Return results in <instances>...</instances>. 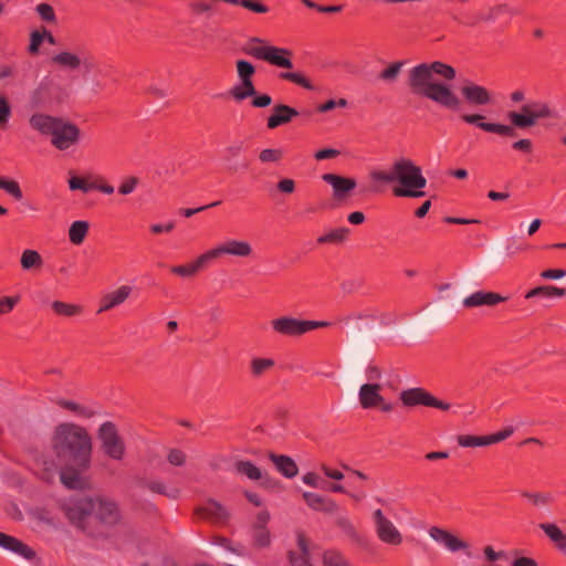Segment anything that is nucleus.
Instances as JSON below:
<instances>
[{
    "label": "nucleus",
    "mask_w": 566,
    "mask_h": 566,
    "mask_svg": "<svg viewBox=\"0 0 566 566\" xmlns=\"http://www.w3.org/2000/svg\"><path fill=\"white\" fill-rule=\"evenodd\" d=\"M371 517L375 533L381 543L390 546H398L402 543V534L380 509L375 510Z\"/></svg>",
    "instance_id": "9"
},
{
    "label": "nucleus",
    "mask_w": 566,
    "mask_h": 566,
    "mask_svg": "<svg viewBox=\"0 0 566 566\" xmlns=\"http://www.w3.org/2000/svg\"><path fill=\"white\" fill-rule=\"evenodd\" d=\"M277 190L283 193H292L295 190V181L290 178L281 179L277 185Z\"/></svg>",
    "instance_id": "63"
},
{
    "label": "nucleus",
    "mask_w": 566,
    "mask_h": 566,
    "mask_svg": "<svg viewBox=\"0 0 566 566\" xmlns=\"http://www.w3.org/2000/svg\"><path fill=\"white\" fill-rule=\"evenodd\" d=\"M505 300L506 297L501 296L497 293L480 290L464 297L462 301V305L465 308L494 306L499 303L504 302Z\"/></svg>",
    "instance_id": "18"
},
{
    "label": "nucleus",
    "mask_w": 566,
    "mask_h": 566,
    "mask_svg": "<svg viewBox=\"0 0 566 566\" xmlns=\"http://www.w3.org/2000/svg\"><path fill=\"white\" fill-rule=\"evenodd\" d=\"M431 394L422 388L416 387L402 390L399 395L401 403L406 407H428Z\"/></svg>",
    "instance_id": "25"
},
{
    "label": "nucleus",
    "mask_w": 566,
    "mask_h": 566,
    "mask_svg": "<svg viewBox=\"0 0 566 566\" xmlns=\"http://www.w3.org/2000/svg\"><path fill=\"white\" fill-rule=\"evenodd\" d=\"M17 67L14 64H0V82L7 78L14 77Z\"/></svg>",
    "instance_id": "62"
},
{
    "label": "nucleus",
    "mask_w": 566,
    "mask_h": 566,
    "mask_svg": "<svg viewBox=\"0 0 566 566\" xmlns=\"http://www.w3.org/2000/svg\"><path fill=\"white\" fill-rule=\"evenodd\" d=\"M270 460L274 463L276 470L285 478L292 479L297 475L298 468L295 461L287 455H277L270 453Z\"/></svg>",
    "instance_id": "28"
},
{
    "label": "nucleus",
    "mask_w": 566,
    "mask_h": 566,
    "mask_svg": "<svg viewBox=\"0 0 566 566\" xmlns=\"http://www.w3.org/2000/svg\"><path fill=\"white\" fill-rule=\"evenodd\" d=\"M98 439L104 453L108 458L116 461L124 459L126 447L113 422L106 421L101 424L98 429Z\"/></svg>",
    "instance_id": "7"
},
{
    "label": "nucleus",
    "mask_w": 566,
    "mask_h": 566,
    "mask_svg": "<svg viewBox=\"0 0 566 566\" xmlns=\"http://www.w3.org/2000/svg\"><path fill=\"white\" fill-rule=\"evenodd\" d=\"M514 433L513 427H506L505 429L488 436L489 446L504 441Z\"/></svg>",
    "instance_id": "54"
},
{
    "label": "nucleus",
    "mask_w": 566,
    "mask_h": 566,
    "mask_svg": "<svg viewBox=\"0 0 566 566\" xmlns=\"http://www.w3.org/2000/svg\"><path fill=\"white\" fill-rule=\"evenodd\" d=\"M281 158H282L281 149L268 148V149H263L259 155V159L264 164L277 163Z\"/></svg>",
    "instance_id": "48"
},
{
    "label": "nucleus",
    "mask_w": 566,
    "mask_h": 566,
    "mask_svg": "<svg viewBox=\"0 0 566 566\" xmlns=\"http://www.w3.org/2000/svg\"><path fill=\"white\" fill-rule=\"evenodd\" d=\"M303 499L315 511L331 512L335 506L331 500L314 492H303Z\"/></svg>",
    "instance_id": "29"
},
{
    "label": "nucleus",
    "mask_w": 566,
    "mask_h": 566,
    "mask_svg": "<svg viewBox=\"0 0 566 566\" xmlns=\"http://www.w3.org/2000/svg\"><path fill=\"white\" fill-rule=\"evenodd\" d=\"M199 513L213 521H223L227 516V510L217 501L208 500L200 509Z\"/></svg>",
    "instance_id": "30"
},
{
    "label": "nucleus",
    "mask_w": 566,
    "mask_h": 566,
    "mask_svg": "<svg viewBox=\"0 0 566 566\" xmlns=\"http://www.w3.org/2000/svg\"><path fill=\"white\" fill-rule=\"evenodd\" d=\"M539 528L556 546V548L566 555V534L555 523H541Z\"/></svg>",
    "instance_id": "27"
},
{
    "label": "nucleus",
    "mask_w": 566,
    "mask_h": 566,
    "mask_svg": "<svg viewBox=\"0 0 566 566\" xmlns=\"http://www.w3.org/2000/svg\"><path fill=\"white\" fill-rule=\"evenodd\" d=\"M35 12L39 14L42 21L48 23L56 22V14L53 7L49 3L42 2L36 4Z\"/></svg>",
    "instance_id": "41"
},
{
    "label": "nucleus",
    "mask_w": 566,
    "mask_h": 566,
    "mask_svg": "<svg viewBox=\"0 0 566 566\" xmlns=\"http://www.w3.org/2000/svg\"><path fill=\"white\" fill-rule=\"evenodd\" d=\"M147 489L150 490L154 493L164 494L170 499H176L179 494L178 489L176 488H168L164 482L161 481H150L146 484Z\"/></svg>",
    "instance_id": "39"
},
{
    "label": "nucleus",
    "mask_w": 566,
    "mask_h": 566,
    "mask_svg": "<svg viewBox=\"0 0 566 566\" xmlns=\"http://www.w3.org/2000/svg\"><path fill=\"white\" fill-rule=\"evenodd\" d=\"M52 308L57 315L70 317L75 316L82 312V307L75 304H69L61 301H54Z\"/></svg>",
    "instance_id": "38"
},
{
    "label": "nucleus",
    "mask_w": 566,
    "mask_h": 566,
    "mask_svg": "<svg viewBox=\"0 0 566 566\" xmlns=\"http://www.w3.org/2000/svg\"><path fill=\"white\" fill-rule=\"evenodd\" d=\"M0 547L27 560L35 559V552L22 541L11 535L0 533Z\"/></svg>",
    "instance_id": "20"
},
{
    "label": "nucleus",
    "mask_w": 566,
    "mask_h": 566,
    "mask_svg": "<svg viewBox=\"0 0 566 566\" xmlns=\"http://www.w3.org/2000/svg\"><path fill=\"white\" fill-rule=\"evenodd\" d=\"M44 40H45L44 32L32 31L30 34V44L28 48L29 52L31 54H36Z\"/></svg>",
    "instance_id": "49"
},
{
    "label": "nucleus",
    "mask_w": 566,
    "mask_h": 566,
    "mask_svg": "<svg viewBox=\"0 0 566 566\" xmlns=\"http://www.w3.org/2000/svg\"><path fill=\"white\" fill-rule=\"evenodd\" d=\"M369 177L378 185H395L392 192L396 197H423L427 179L420 166L407 157L396 159L389 170L374 169Z\"/></svg>",
    "instance_id": "3"
},
{
    "label": "nucleus",
    "mask_w": 566,
    "mask_h": 566,
    "mask_svg": "<svg viewBox=\"0 0 566 566\" xmlns=\"http://www.w3.org/2000/svg\"><path fill=\"white\" fill-rule=\"evenodd\" d=\"M94 515L101 522L113 525L119 520L117 504L105 497H81L67 507V516L80 523L84 517Z\"/></svg>",
    "instance_id": "4"
},
{
    "label": "nucleus",
    "mask_w": 566,
    "mask_h": 566,
    "mask_svg": "<svg viewBox=\"0 0 566 566\" xmlns=\"http://www.w3.org/2000/svg\"><path fill=\"white\" fill-rule=\"evenodd\" d=\"M302 481L304 484L315 488V489H325V483L315 472H307L302 476Z\"/></svg>",
    "instance_id": "52"
},
{
    "label": "nucleus",
    "mask_w": 566,
    "mask_h": 566,
    "mask_svg": "<svg viewBox=\"0 0 566 566\" xmlns=\"http://www.w3.org/2000/svg\"><path fill=\"white\" fill-rule=\"evenodd\" d=\"M338 155H339V150L334 149V148H325V149L317 150L314 154V157L316 160H325V159L334 158Z\"/></svg>",
    "instance_id": "64"
},
{
    "label": "nucleus",
    "mask_w": 566,
    "mask_h": 566,
    "mask_svg": "<svg viewBox=\"0 0 566 566\" xmlns=\"http://www.w3.org/2000/svg\"><path fill=\"white\" fill-rule=\"evenodd\" d=\"M428 534L437 544L446 548L448 552L457 553L459 551H465V555L468 557L472 556L469 551V544L449 531L438 526H432L429 528Z\"/></svg>",
    "instance_id": "12"
},
{
    "label": "nucleus",
    "mask_w": 566,
    "mask_h": 566,
    "mask_svg": "<svg viewBox=\"0 0 566 566\" xmlns=\"http://www.w3.org/2000/svg\"><path fill=\"white\" fill-rule=\"evenodd\" d=\"M322 179L333 189V197L336 200L346 199L356 188V181L353 178H346L335 174H324Z\"/></svg>",
    "instance_id": "17"
},
{
    "label": "nucleus",
    "mask_w": 566,
    "mask_h": 566,
    "mask_svg": "<svg viewBox=\"0 0 566 566\" xmlns=\"http://www.w3.org/2000/svg\"><path fill=\"white\" fill-rule=\"evenodd\" d=\"M61 117L44 113H34L29 118L30 127L41 135L51 136Z\"/></svg>",
    "instance_id": "22"
},
{
    "label": "nucleus",
    "mask_w": 566,
    "mask_h": 566,
    "mask_svg": "<svg viewBox=\"0 0 566 566\" xmlns=\"http://www.w3.org/2000/svg\"><path fill=\"white\" fill-rule=\"evenodd\" d=\"M484 115L479 113H467L461 115V119L469 125H473L483 132L497 134L501 136H513L514 129L511 125L501 123H491L484 120Z\"/></svg>",
    "instance_id": "14"
},
{
    "label": "nucleus",
    "mask_w": 566,
    "mask_h": 566,
    "mask_svg": "<svg viewBox=\"0 0 566 566\" xmlns=\"http://www.w3.org/2000/svg\"><path fill=\"white\" fill-rule=\"evenodd\" d=\"M324 565L325 566H349L345 558L334 552H326L324 554Z\"/></svg>",
    "instance_id": "50"
},
{
    "label": "nucleus",
    "mask_w": 566,
    "mask_h": 566,
    "mask_svg": "<svg viewBox=\"0 0 566 566\" xmlns=\"http://www.w3.org/2000/svg\"><path fill=\"white\" fill-rule=\"evenodd\" d=\"M297 115L298 112L289 105H275L273 113L268 117L266 126L269 129H274L281 125L290 123Z\"/></svg>",
    "instance_id": "23"
},
{
    "label": "nucleus",
    "mask_w": 566,
    "mask_h": 566,
    "mask_svg": "<svg viewBox=\"0 0 566 566\" xmlns=\"http://www.w3.org/2000/svg\"><path fill=\"white\" fill-rule=\"evenodd\" d=\"M59 405L67 410H70L73 415L77 417L88 418L92 416V411L86 407H83L71 400H61Z\"/></svg>",
    "instance_id": "43"
},
{
    "label": "nucleus",
    "mask_w": 566,
    "mask_h": 566,
    "mask_svg": "<svg viewBox=\"0 0 566 566\" xmlns=\"http://www.w3.org/2000/svg\"><path fill=\"white\" fill-rule=\"evenodd\" d=\"M20 296H6L0 298V315L10 313L19 303Z\"/></svg>",
    "instance_id": "51"
},
{
    "label": "nucleus",
    "mask_w": 566,
    "mask_h": 566,
    "mask_svg": "<svg viewBox=\"0 0 566 566\" xmlns=\"http://www.w3.org/2000/svg\"><path fill=\"white\" fill-rule=\"evenodd\" d=\"M233 6L242 7L258 14H265L270 11V8L260 0H237Z\"/></svg>",
    "instance_id": "40"
},
{
    "label": "nucleus",
    "mask_w": 566,
    "mask_h": 566,
    "mask_svg": "<svg viewBox=\"0 0 566 566\" xmlns=\"http://www.w3.org/2000/svg\"><path fill=\"white\" fill-rule=\"evenodd\" d=\"M533 108V116L538 119L552 117L553 113L549 106L546 103L539 101L530 102Z\"/></svg>",
    "instance_id": "44"
},
{
    "label": "nucleus",
    "mask_w": 566,
    "mask_h": 566,
    "mask_svg": "<svg viewBox=\"0 0 566 566\" xmlns=\"http://www.w3.org/2000/svg\"><path fill=\"white\" fill-rule=\"evenodd\" d=\"M54 449L57 462L43 461L46 479L52 472L59 470L62 483L67 489H81L84 484L81 472L84 471L91 459L92 443L86 431L75 424L64 423L57 427L54 437Z\"/></svg>",
    "instance_id": "1"
},
{
    "label": "nucleus",
    "mask_w": 566,
    "mask_h": 566,
    "mask_svg": "<svg viewBox=\"0 0 566 566\" xmlns=\"http://www.w3.org/2000/svg\"><path fill=\"white\" fill-rule=\"evenodd\" d=\"M455 75L454 67L443 62L420 63L409 70L408 84L415 94L447 111L459 112L462 107V99L451 85L436 80V76H439L442 80L452 81Z\"/></svg>",
    "instance_id": "2"
},
{
    "label": "nucleus",
    "mask_w": 566,
    "mask_h": 566,
    "mask_svg": "<svg viewBox=\"0 0 566 566\" xmlns=\"http://www.w3.org/2000/svg\"><path fill=\"white\" fill-rule=\"evenodd\" d=\"M50 137L52 146L64 151L80 142L81 132L76 125L61 118Z\"/></svg>",
    "instance_id": "10"
},
{
    "label": "nucleus",
    "mask_w": 566,
    "mask_h": 566,
    "mask_svg": "<svg viewBox=\"0 0 566 566\" xmlns=\"http://www.w3.org/2000/svg\"><path fill=\"white\" fill-rule=\"evenodd\" d=\"M137 185H138V179L135 177H129L122 182V185L118 188V191H119V193L125 195V196L129 195L135 191Z\"/></svg>",
    "instance_id": "58"
},
{
    "label": "nucleus",
    "mask_w": 566,
    "mask_h": 566,
    "mask_svg": "<svg viewBox=\"0 0 566 566\" xmlns=\"http://www.w3.org/2000/svg\"><path fill=\"white\" fill-rule=\"evenodd\" d=\"M457 442L462 448H478L489 446L488 436L460 434L457 437Z\"/></svg>",
    "instance_id": "36"
},
{
    "label": "nucleus",
    "mask_w": 566,
    "mask_h": 566,
    "mask_svg": "<svg viewBox=\"0 0 566 566\" xmlns=\"http://www.w3.org/2000/svg\"><path fill=\"white\" fill-rule=\"evenodd\" d=\"M132 292V286L120 285L116 290L105 294L102 298V304L98 310V313L106 312L122 305L130 296Z\"/></svg>",
    "instance_id": "21"
},
{
    "label": "nucleus",
    "mask_w": 566,
    "mask_h": 566,
    "mask_svg": "<svg viewBox=\"0 0 566 566\" xmlns=\"http://www.w3.org/2000/svg\"><path fill=\"white\" fill-rule=\"evenodd\" d=\"M566 276V271L562 269H549L541 273V277L545 280H559Z\"/></svg>",
    "instance_id": "61"
},
{
    "label": "nucleus",
    "mask_w": 566,
    "mask_h": 566,
    "mask_svg": "<svg viewBox=\"0 0 566 566\" xmlns=\"http://www.w3.org/2000/svg\"><path fill=\"white\" fill-rule=\"evenodd\" d=\"M507 118L511 122V126L525 128L532 127L537 123V118L533 116V108L530 103L522 106V112H510Z\"/></svg>",
    "instance_id": "26"
},
{
    "label": "nucleus",
    "mask_w": 566,
    "mask_h": 566,
    "mask_svg": "<svg viewBox=\"0 0 566 566\" xmlns=\"http://www.w3.org/2000/svg\"><path fill=\"white\" fill-rule=\"evenodd\" d=\"M243 50L248 55L264 61L270 65L287 70L293 67V53L290 49L272 45L262 38H250L245 42Z\"/></svg>",
    "instance_id": "5"
},
{
    "label": "nucleus",
    "mask_w": 566,
    "mask_h": 566,
    "mask_svg": "<svg viewBox=\"0 0 566 566\" xmlns=\"http://www.w3.org/2000/svg\"><path fill=\"white\" fill-rule=\"evenodd\" d=\"M365 318H373V319H375L376 316L374 314H371V313H350V314H347L345 316H342L339 318V323L342 325H344V326H347L353 321H359V319H365Z\"/></svg>",
    "instance_id": "56"
},
{
    "label": "nucleus",
    "mask_w": 566,
    "mask_h": 566,
    "mask_svg": "<svg viewBox=\"0 0 566 566\" xmlns=\"http://www.w3.org/2000/svg\"><path fill=\"white\" fill-rule=\"evenodd\" d=\"M90 229V223L85 220H77L71 223L69 228V240L74 245H80L85 240Z\"/></svg>",
    "instance_id": "31"
},
{
    "label": "nucleus",
    "mask_w": 566,
    "mask_h": 566,
    "mask_svg": "<svg viewBox=\"0 0 566 566\" xmlns=\"http://www.w3.org/2000/svg\"><path fill=\"white\" fill-rule=\"evenodd\" d=\"M238 473L245 475L248 479L256 481L262 478L261 469L250 461H238L234 464Z\"/></svg>",
    "instance_id": "34"
},
{
    "label": "nucleus",
    "mask_w": 566,
    "mask_h": 566,
    "mask_svg": "<svg viewBox=\"0 0 566 566\" xmlns=\"http://www.w3.org/2000/svg\"><path fill=\"white\" fill-rule=\"evenodd\" d=\"M20 262L22 269L25 271L34 268H40L43 264V260L40 253L31 249H27L22 252Z\"/></svg>",
    "instance_id": "35"
},
{
    "label": "nucleus",
    "mask_w": 566,
    "mask_h": 566,
    "mask_svg": "<svg viewBox=\"0 0 566 566\" xmlns=\"http://www.w3.org/2000/svg\"><path fill=\"white\" fill-rule=\"evenodd\" d=\"M405 61H396L388 64L378 75V78L386 84H395L401 74Z\"/></svg>",
    "instance_id": "32"
},
{
    "label": "nucleus",
    "mask_w": 566,
    "mask_h": 566,
    "mask_svg": "<svg viewBox=\"0 0 566 566\" xmlns=\"http://www.w3.org/2000/svg\"><path fill=\"white\" fill-rule=\"evenodd\" d=\"M381 385L378 382L363 384L358 390V400L364 409L376 408L379 402L384 401L380 394Z\"/></svg>",
    "instance_id": "19"
},
{
    "label": "nucleus",
    "mask_w": 566,
    "mask_h": 566,
    "mask_svg": "<svg viewBox=\"0 0 566 566\" xmlns=\"http://www.w3.org/2000/svg\"><path fill=\"white\" fill-rule=\"evenodd\" d=\"M349 233V229L345 227L336 228L327 233L319 235L317 238V243L319 244H326V243H342L344 242Z\"/></svg>",
    "instance_id": "33"
},
{
    "label": "nucleus",
    "mask_w": 566,
    "mask_h": 566,
    "mask_svg": "<svg viewBox=\"0 0 566 566\" xmlns=\"http://www.w3.org/2000/svg\"><path fill=\"white\" fill-rule=\"evenodd\" d=\"M176 227V222L174 220H168L164 223H153L150 224L149 229L150 232L154 234H161V233H169L171 232Z\"/></svg>",
    "instance_id": "55"
},
{
    "label": "nucleus",
    "mask_w": 566,
    "mask_h": 566,
    "mask_svg": "<svg viewBox=\"0 0 566 566\" xmlns=\"http://www.w3.org/2000/svg\"><path fill=\"white\" fill-rule=\"evenodd\" d=\"M211 264L207 252L205 251L200 255H198L192 262L185 265H176L170 270L174 274L179 275L181 277H191L196 275L198 272L202 271L207 266Z\"/></svg>",
    "instance_id": "24"
},
{
    "label": "nucleus",
    "mask_w": 566,
    "mask_h": 566,
    "mask_svg": "<svg viewBox=\"0 0 566 566\" xmlns=\"http://www.w3.org/2000/svg\"><path fill=\"white\" fill-rule=\"evenodd\" d=\"M525 499H527L532 504L536 506H544L547 505L553 501L552 496L548 493H532V492H525L523 494Z\"/></svg>",
    "instance_id": "46"
},
{
    "label": "nucleus",
    "mask_w": 566,
    "mask_h": 566,
    "mask_svg": "<svg viewBox=\"0 0 566 566\" xmlns=\"http://www.w3.org/2000/svg\"><path fill=\"white\" fill-rule=\"evenodd\" d=\"M1 189L4 190L9 196H11L15 200H21L23 198L20 185L15 180L6 179Z\"/></svg>",
    "instance_id": "47"
},
{
    "label": "nucleus",
    "mask_w": 566,
    "mask_h": 566,
    "mask_svg": "<svg viewBox=\"0 0 566 566\" xmlns=\"http://www.w3.org/2000/svg\"><path fill=\"white\" fill-rule=\"evenodd\" d=\"M94 184H87L78 177H71L69 179V188L71 190H81L83 192H88L93 190Z\"/></svg>",
    "instance_id": "53"
},
{
    "label": "nucleus",
    "mask_w": 566,
    "mask_h": 566,
    "mask_svg": "<svg viewBox=\"0 0 566 566\" xmlns=\"http://www.w3.org/2000/svg\"><path fill=\"white\" fill-rule=\"evenodd\" d=\"M206 252L212 263L222 256L248 259L253 254V247L248 240L228 239Z\"/></svg>",
    "instance_id": "8"
},
{
    "label": "nucleus",
    "mask_w": 566,
    "mask_h": 566,
    "mask_svg": "<svg viewBox=\"0 0 566 566\" xmlns=\"http://www.w3.org/2000/svg\"><path fill=\"white\" fill-rule=\"evenodd\" d=\"M12 115V109L7 97L0 95V127L6 128Z\"/></svg>",
    "instance_id": "45"
},
{
    "label": "nucleus",
    "mask_w": 566,
    "mask_h": 566,
    "mask_svg": "<svg viewBox=\"0 0 566 566\" xmlns=\"http://www.w3.org/2000/svg\"><path fill=\"white\" fill-rule=\"evenodd\" d=\"M52 62L59 67L67 71L83 69L88 72L94 66L90 54H80L67 50L54 54L52 56Z\"/></svg>",
    "instance_id": "11"
},
{
    "label": "nucleus",
    "mask_w": 566,
    "mask_h": 566,
    "mask_svg": "<svg viewBox=\"0 0 566 566\" xmlns=\"http://www.w3.org/2000/svg\"><path fill=\"white\" fill-rule=\"evenodd\" d=\"M272 358H253L251 360V370L254 376H261L263 373L274 366Z\"/></svg>",
    "instance_id": "42"
},
{
    "label": "nucleus",
    "mask_w": 566,
    "mask_h": 566,
    "mask_svg": "<svg viewBox=\"0 0 566 566\" xmlns=\"http://www.w3.org/2000/svg\"><path fill=\"white\" fill-rule=\"evenodd\" d=\"M381 370L376 366L369 364L365 369V376L368 382H377L381 378Z\"/></svg>",
    "instance_id": "60"
},
{
    "label": "nucleus",
    "mask_w": 566,
    "mask_h": 566,
    "mask_svg": "<svg viewBox=\"0 0 566 566\" xmlns=\"http://www.w3.org/2000/svg\"><path fill=\"white\" fill-rule=\"evenodd\" d=\"M461 96L471 106H488L493 103L492 93L484 86L470 80L462 82Z\"/></svg>",
    "instance_id": "13"
},
{
    "label": "nucleus",
    "mask_w": 566,
    "mask_h": 566,
    "mask_svg": "<svg viewBox=\"0 0 566 566\" xmlns=\"http://www.w3.org/2000/svg\"><path fill=\"white\" fill-rule=\"evenodd\" d=\"M243 142H235L224 148L227 159L238 157L243 150Z\"/></svg>",
    "instance_id": "59"
},
{
    "label": "nucleus",
    "mask_w": 566,
    "mask_h": 566,
    "mask_svg": "<svg viewBox=\"0 0 566 566\" xmlns=\"http://www.w3.org/2000/svg\"><path fill=\"white\" fill-rule=\"evenodd\" d=\"M280 77L282 80H285V81H289V82H292L296 85H300L302 86L303 88L307 90V91H314L315 87L314 85L312 84V82L306 78L301 72H282L280 74Z\"/></svg>",
    "instance_id": "37"
},
{
    "label": "nucleus",
    "mask_w": 566,
    "mask_h": 566,
    "mask_svg": "<svg viewBox=\"0 0 566 566\" xmlns=\"http://www.w3.org/2000/svg\"><path fill=\"white\" fill-rule=\"evenodd\" d=\"M251 105L256 108H264L271 105L272 98L269 94H258L255 92L254 95L251 96Z\"/></svg>",
    "instance_id": "57"
},
{
    "label": "nucleus",
    "mask_w": 566,
    "mask_h": 566,
    "mask_svg": "<svg viewBox=\"0 0 566 566\" xmlns=\"http://www.w3.org/2000/svg\"><path fill=\"white\" fill-rule=\"evenodd\" d=\"M237 82L231 86L229 94L235 102H242L255 94L253 76L255 74L254 65L247 60L235 62Z\"/></svg>",
    "instance_id": "6"
},
{
    "label": "nucleus",
    "mask_w": 566,
    "mask_h": 566,
    "mask_svg": "<svg viewBox=\"0 0 566 566\" xmlns=\"http://www.w3.org/2000/svg\"><path fill=\"white\" fill-rule=\"evenodd\" d=\"M270 521L269 511H261L258 513L253 526L251 528V538L253 545L259 548H263L270 545L271 534L266 528V524Z\"/></svg>",
    "instance_id": "16"
},
{
    "label": "nucleus",
    "mask_w": 566,
    "mask_h": 566,
    "mask_svg": "<svg viewBox=\"0 0 566 566\" xmlns=\"http://www.w3.org/2000/svg\"><path fill=\"white\" fill-rule=\"evenodd\" d=\"M274 333L286 337H297L306 334L305 319L292 316H281L271 321Z\"/></svg>",
    "instance_id": "15"
}]
</instances>
